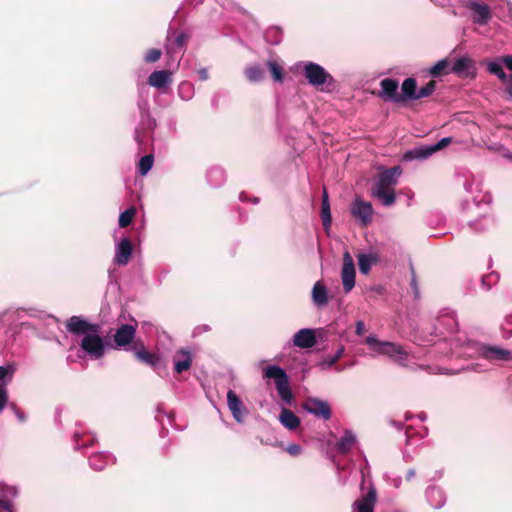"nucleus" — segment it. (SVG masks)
Segmentation results:
<instances>
[{
  "mask_svg": "<svg viewBox=\"0 0 512 512\" xmlns=\"http://www.w3.org/2000/svg\"><path fill=\"white\" fill-rule=\"evenodd\" d=\"M65 327L67 332L79 337V358L99 360L105 356L109 343L101 336L100 324L91 323L82 316H72L66 321Z\"/></svg>",
  "mask_w": 512,
  "mask_h": 512,
  "instance_id": "obj_1",
  "label": "nucleus"
},
{
  "mask_svg": "<svg viewBox=\"0 0 512 512\" xmlns=\"http://www.w3.org/2000/svg\"><path fill=\"white\" fill-rule=\"evenodd\" d=\"M365 343L371 350L373 357L385 356L400 366L407 367L409 352L403 346L395 342L382 341L376 335H369L365 338Z\"/></svg>",
  "mask_w": 512,
  "mask_h": 512,
  "instance_id": "obj_2",
  "label": "nucleus"
},
{
  "mask_svg": "<svg viewBox=\"0 0 512 512\" xmlns=\"http://www.w3.org/2000/svg\"><path fill=\"white\" fill-rule=\"evenodd\" d=\"M296 67L301 69V73L305 77L309 85L325 90V86L330 87L334 85L333 76L320 64L312 61H302L297 63Z\"/></svg>",
  "mask_w": 512,
  "mask_h": 512,
  "instance_id": "obj_3",
  "label": "nucleus"
},
{
  "mask_svg": "<svg viewBox=\"0 0 512 512\" xmlns=\"http://www.w3.org/2000/svg\"><path fill=\"white\" fill-rule=\"evenodd\" d=\"M468 349L480 358L491 363L512 361V351L498 345H486L477 342H468Z\"/></svg>",
  "mask_w": 512,
  "mask_h": 512,
  "instance_id": "obj_4",
  "label": "nucleus"
},
{
  "mask_svg": "<svg viewBox=\"0 0 512 512\" xmlns=\"http://www.w3.org/2000/svg\"><path fill=\"white\" fill-rule=\"evenodd\" d=\"M264 376L275 380L279 396L285 403L290 404L292 402L293 395L289 386V378L285 370L277 365H269L264 370Z\"/></svg>",
  "mask_w": 512,
  "mask_h": 512,
  "instance_id": "obj_5",
  "label": "nucleus"
},
{
  "mask_svg": "<svg viewBox=\"0 0 512 512\" xmlns=\"http://www.w3.org/2000/svg\"><path fill=\"white\" fill-rule=\"evenodd\" d=\"M462 5L470 12L472 21L477 25H487L492 19L490 6L481 0H463Z\"/></svg>",
  "mask_w": 512,
  "mask_h": 512,
  "instance_id": "obj_6",
  "label": "nucleus"
},
{
  "mask_svg": "<svg viewBox=\"0 0 512 512\" xmlns=\"http://www.w3.org/2000/svg\"><path fill=\"white\" fill-rule=\"evenodd\" d=\"M186 41L187 36L183 32H169L167 35L165 51L166 54L172 59V61L176 62V66L179 65L180 58L183 54L186 45Z\"/></svg>",
  "mask_w": 512,
  "mask_h": 512,
  "instance_id": "obj_7",
  "label": "nucleus"
},
{
  "mask_svg": "<svg viewBox=\"0 0 512 512\" xmlns=\"http://www.w3.org/2000/svg\"><path fill=\"white\" fill-rule=\"evenodd\" d=\"M356 270L352 256L348 251L343 254L341 269V281L345 293H349L355 287Z\"/></svg>",
  "mask_w": 512,
  "mask_h": 512,
  "instance_id": "obj_8",
  "label": "nucleus"
},
{
  "mask_svg": "<svg viewBox=\"0 0 512 512\" xmlns=\"http://www.w3.org/2000/svg\"><path fill=\"white\" fill-rule=\"evenodd\" d=\"M136 336V327L131 324H122L116 329L113 341L116 349L124 348L126 351H130L131 343Z\"/></svg>",
  "mask_w": 512,
  "mask_h": 512,
  "instance_id": "obj_9",
  "label": "nucleus"
},
{
  "mask_svg": "<svg viewBox=\"0 0 512 512\" xmlns=\"http://www.w3.org/2000/svg\"><path fill=\"white\" fill-rule=\"evenodd\" d=\"M351 214L362 225L366 226L372 220L373 207L370 202H366L360 198H356L351 205Z\"/></svg>",
  "mask_w": 512,
  "mask_h": 512,
  "instance_id": "obj_10",
  "label": "nucleus"
},
{
  "mask_svg": "<svg viewBox=\"0 0 512 512\" xmlns=\"http://www.w3.org/2000/svg\"><path fill=\"white\" fill-rule=\"evenodd\" d=\"M227 405L237 423H243L248 410L233 390L227 392Z\"/></svg>",
  "mask_w": 512,
  "mask_h": 512,
  "instance_id": "obj_11",
  "label": "nucleus"
},
{
  "mask_svg": "<svg viewBox=\"0 0 512 512\" xmlns=\"http://www.w3.org/2000/svg\"><path fill=\"white\" fill-rule=\"evenodd\" d=\"M377 502V491L373 483H369L368 490L353 503V508L358 512H374Z\"/></svg>",
  "mask_w": 512,
  "mask_h": 512,
  "instance_id": "obj_12",
  "label": "nucleus"
},
{
  "mask_svg": "<svg viewBox=\"0 0 512 512\" xmlns=\"http://www.w3.org/2000/svg\"><path fill=\"white\" fill-rule=\"evenodd\" d=\"M398 81L390 78H385L381 80L380 87L381 90L379 92V97L385 101H391L395 103H399L403 101V97L398 94Z\"/></svg>",
  "mask_w": 512,
  "mask_h": 512,
  "instance_id": "obj_13",
  "label": "nucleus"
},
{
  "mask_svg": "<svg viewBox=\"0 0 512 512\" xmlns=\"http://www.w3.org/2000/svg\"><path fill=\"white\" fill-rule=\"evenodd\" d=\"M304 409L318 418H322L324 420H329L331 418V408L326 401L317 398H310L304 404Z\"/></svg>",
  "mask_w": 512,
  "mask_h": 512,
  "instance_id": "obj_14",
  "label": "nucleus"
},
{
  "mask_svg": "<svg viewBox=\"0 0 512 512\" xmlns=\"http://www.w3.org/2000/svg\"><path fill=\"white\" fill-rule=\"evenodd\" d=\"M402 173L399 166H395L382 171L376 179L373 186L383 188H393L397 184L398 179Z\"/></svg>",
  "mask_w": 512,
  "mask_h": 512,
  "instance_id": "obj_15",
  "label": "nucleus"
},
{
  "mask_svg": "<svg viewBox=\"0 0 512 512\" xmlns=\"http://www.w3.org/2000/svg\"><path fill=\"white\" fill-rule=\"evenodd\" d=\"M132 243L128 238L121 239L115 247L114 262L119 266H125L128 264L132 256Z\"/></svg>",
  "mask_w": 512,
  "mask_h": 512,
  "instance_id": "obj_16",
  "label": "nucleus"
},
{
  "mask_svg": "<svg viewBox=\"0 0 512 512\" xmlns=\"http://www.w3.org/2000/svg\"><path fill=\"white\" fill-rule=\"evenodd\" d=\"M293 345L301 349L312 348L316 344V335L313 329L303 328L296 332L292 338Z\"/></svg>",
  "mask_w": 512,
  "mask_h": 512,
  "instance_id": "obj_17",
  "label": "nucleus"
},
{
  "mask_svg": "<svg viewBox=\"0 0 512 512\" xmlns=\"http://www.w3.org/2000/svg\"><path fill=\"white\" fill-rule=\"evenodd\" d=\"M311 298L314 306L317 308H322L328 304V289L321 280H318L317 282L314 283L311 290Z\"/></svg>",
  "mask_w": 512,
  "mask_h": 512,
  "instance_id": "obj_18",
  "label": "nucleus"
},
{
  "mask_svg": "<svg viewBox=\"0 0 512 512\" xmlns=\"http://www.w3.org/2000/svg\"><path fill=\"white\" fill-rule=\"evenodd\" d=\"M130 351L134 353L137 360L152 367H155L160 361V357L156 353L149 352L142 343L133 345Z\"/></svg>",
  "mask_w": 512,
  "mask_h": 512,
  "instance_id": "obj_19",
  "label": "nucleus"
},
{
  "mask_svg": "<svg viewBox=\"0 0 512 512\" xmlns=\"http://www.w3.org/2000/svg\"><path fill=\"white\" fill-rule=\"evenodd\" d=\"M174 371L178 374L187 371L192 365V355L187 349H180L173 356Z\"/></svg>",
  "mask_w": 512,
  "mask_h": 512,
  "instance_id": "obj_20",
  "label": "nucleus"
},
{
  "mask_svg": "<svg viewBox=\"0 0 512 512\" xmlns=\"http://www.w3.org/2000/svg\"><path fill=\"white\" fill-rule=\"evenodd\" d=\"M147 83L157 89L165 88L172 83V72L168 70L154 71L149 75Z\"/></svg>",
  "mask_w": 512,
  "mask_h": 512,
  "instance_id": "obj_21",
  "label": "nucleus"
},
{
  "mask_svg": "<svg viewBox=\"0 0 512 512\" xmlns=\"http://www.w3.org/2000/svg\"><path fill=\"white\" fill-rule=\"evenodd\" d=\"M357 443V436L352 430L346 429L343 435L338 439L335 448L342 454L349 453Z\"/></svg>",
  "mask_w": 512,
  "mask_h": 512,
  "instance_id": "obj_22",
  "label": "nucleus"
},
{
  "mask_svg": "<svg viewBox=\"0 0 512 512\" xmlns=\"http://www.w3.org/2000/svg\"><path fill=\"white\" fill-rule=\"evenodd\" d=\"M371 194L374 198H377L382 205L392 206L395 203L396 197L393 188H383L373 186Z\"/></svg>",
  "mask_w": 512,
  "mask_h": 512,
  "instance_id": "obj_23",
  "label": "nucleus"
},
{
  "mask_svg": "<svg viewBox=\"0 0 512 512\" xmlns=\"http://www.w3.org/2000/svg\"><path fill=\"white\" fill-rule=\"evenodd\" d=\"M435 152L436 151L433 144L423 145L407 151L404 157L406 160H425L432 156Z\"/></svg>",
  "mask_w": 512,
  "mask_h": 512,
  "instance_id": "obj_24",
  "label": "nucleus"
},
{
  "mask_svg": "<svg viewBox=\"0 0 512 512\" xmlns=\"http://www.w3.org/2000/svg\"><path fill=\"white\" fill-rule=\"evenodd\" d=\"M359 270L362 274L367 275L372 266L375 265L379 261V257L377 253H360L357 256Z\"/></svg>",
  "mask_w": 512,
  "mask_h": 512,
  "instance_id": "obj_25",
  "label": "nucleus"
},
{
  "mask_svg": "<svg viewBox=\"0 0 512 512\" xmlns=\"http://www.w3.org/2000/svg\"><path fill=\"white\" fill-rule=\"evenodd\" d=\"M114 463V457L107 453H94L89 458V464L96 471L103 470L107 465Z\"/></svg>",
  "mask_w": 512,
  "mask_h": 512,
  "instance_id": "obj_26",
  "label": "nucleus"
},
{
  "mask_svg": "<svg viewBox=\"0 0 512 512\" xmlns=\"http://www.w3.org/2000/svg\"><path fill=\"white\" fill-rule=\"evenodd\" d=\"M426 497L430 505L435 509L443 507L446 502L445 493L438 487H429L426 490Z\"/></svg>",
  "mask_w": 512,
  "mask_h": 512,
  "instance_id": "obj_27",
  "label": "nucleus"
},
{
  "mask_svg": "<svg viewBox=\"0 0 512 512\" xmlns=\"http://www.w3.org/2000/svg\"><path fill=\"white\" fill-rule=\"evenodd\" d=\"M280 423L289 430H295L300 425V419L291 410L282 408L280 416Z\"/></svg>",
  "mask_w": 512,
  "mask_h": 512,
  "instance_id": "obj_28",
  "label": "nucleus"
},
{
  "mask_svg": "<svg viewBox=\"0 0 512 512\" xmlns=\"http://www.w3.org/2000/svg\"><path fill=\"white\" fill-rule=\"evenodd\" d=\"M345 348L340 346L334 354H329L323 357L318 363L317 367L321 370H328L334 366L337 361L344 355Z\"/></svg>",
  "mask_w": 512,
  "mask_h": 512,
  "instance_id": "obj_29",
  "label": "nucleus"
},
{
  "mask_svg": "<svg viewBox=\"0 0 512 512\" xmlns=\"http://www.w3.org/2000/svg\"><path fill=\"white\" fill-rule=\"evenodd\" d=\"M244 75L249 82L259 83L264 80L265 71L260 65L253 64L244 69Z\"/></svg>",
  "mask_w": 512,
  "mask_h": 512,
  "instance_id": "obj_30",
  "label": "nucleus"
},
{
  "mask_svg": "<svg viewBox=\"0 0 512 512\" xmlns=\"http://www.w3.org/2000/svg\"><path fill=\"white\" fill-rule=\"evenodd\" d=\"M321 218L325 230L328 231L331 226L332 218L330 212L329 197L326 189L323 190L322 194Z\"/></svg>",
  "mask_w": 512,
  "mask_h": 512,
  "instance_id": "obj_31",
  "label": "nucleus"
},
{
  "mask_svg": "<svg viewBox=\"0 0 512 512\" xmlns=\"http://www.w3.org/2000/svg\"><path fill=\"white\" fill-rule=\"evenodd\" d=\"M402 97L404 99L417 100V84L414 78H406L401 86Z\"/></svg>",
  "mask_w": 512,
  "mask_h": 512,
  "instance_id": "obj_32",
  "label": "nucleus"
},
{
  "mask_svg": "<svg viewBox=\"0 0 512 512\" xmlns=\"http://www.w3.org/2000/svg\"><path fill=\"white\" fill-rule=\"evenodd\" d=\"M449 72V62L447 59H442L435 63L428 69V74L432 77H438L441 75L448 74Z\"/></svg>",
  "mask_w": 512,
  "mask_h": 512,
  "instance_id": "obj_33",
  "label": "nucleus"
},
{
  "mask_svg": "<svg viewBox=\"0 0 512 512\" xmlns=\"http://www.w3.org/2000/svg\"><path fill=\"white\" fill-rule=\"evenodd\" d=\"M267 67L272 75V78L275 82L281 83L284 80V70L280 64L276 61L269 60L267 61Z\"/></svg>",
  "mask_w": 512,
  "mask_h": 512,
  "instance_id": "obj_34",
  "label": "nucleus"
},
{
  "mask_svg": "<svg viewBox=\"0 0 512 512\" xmlns=\"http://www.w3.org/2000/svg\"><path fill=\"white\" fill-rule=\"evenodd\" d=\"M502 64L503 62L501 61V58L498 60L490 61L487 63V69L491 74L496 75L500 80L504 82L507 79V75L502 68Z\"/></svg>",
  "mask_w": 512,
  "mask_h": 512,
  "instance_id": "obj_35",
  "label": "nucleus"
},
{
  "mask_svg": "<svg viewBox=\"0 0 512 512\" xmlns=\"http://www.w3.org/2000/svg\"><path fill=\"white\" fill-rule=\"evenodd\" d=\"M154 164V157L153 155H145L141 157L139 163H138V173L141 176L147 175V173L152 169Z\"/></svg>",
  "mask_w": 512,
  "mask_h": 512,
  "instance_id": "obj_36",
  "label": "nucleus"
},
{
  "mask_svg": "<svg viewBox=\"0 0 512 512\" xmlns=\"http://www.w3.org/2000/svg\"><path fill=\"white\" fill-rule=\"evenodd\" d=\"M178 95L184 101H189L194 96V87L189 82H182L178 87Z\"/></svg>",
  "mask_w": 512,
  "mask_h": 512,
  "instance_id": "obj_37",
  "label": "nucleus"
},
{
  "mask_svg": "<svg viewBox=\"0 0 512 512\" xmlns=\"http://www.w3.org/2000/svg\"><path fill=\"white\" fill-rule=\"evenodd\" d=\"M500 330L502 338L509 339L512 337V312L504 317Z\"/></svg>",
  "mask_w": 512,
  "mask_h": 512,
  "instance_id": "obj_38",
  "label": "nucleus"
},
{
  "mask_svg": "<svg viewBox=\"0 0 512 512\" xmlns=\"http://www.w3.org/2000/svg\"><path fill=\"white\" fill-rule=\"evenodd\" d=\"M74 442H75V449H80L82 447H86L89 445H92L94 442V437L91 435L86 434H80L79 432L74 433Z\"/></svg>",
  "mask_w": 512,
  "mask_h": 512,
  "instance_id": "obj_39",
  "label": "nucleus"
},
{
  "mask_svg": "<svg viewBox=\"0 0 512 512\" xmlns=\"http://www.w3.org/2000/svg\"><path fill=\"white\" fill-rule=\"evenodd\" d=\"M136 214V209L134 207H130L123 211L118 220L119 227L124 228L131 224L134 216Z\"/></svg>",
  "mask_w": 512,
  "mask_h": 512,
  "instance_id": "obj_40",
  "label": "nucleus"
},
{
  "mask_svg": "<svg viewBox=\"0 0 512 512\" xmlns=\"http://www.w3.org/2000/svg\"><path fill=\"white\" fill-rule=\"evenodd\" d=\"M470 68V61L467 58H459L457 59L452 68L451 71L461 74L464 72H467Z\"/></svg>",
  "mask_w": 512,
  "mask_h": 512,
  "instance_id": "obj_41",
  "label": "nucleus"
},
{
  "mask_svg": "<svg viewBox=\"0 0 512 512\" xmlns=\"http://www.w3.org/2000/svg\"><path fill=\"white\" fill-rule=\"evenodd\" d=\"M364 462H365L364 466L361 467V469H360L361 478H362V481H361L362 491L364 490V485L366 482H368V484L372 483L370 481V478H371L370 465H369V462H368L366 456H364Z\"/></svg>",
  "mask_w": 512,
  "mask_h": 512,
  "instance_id": "obj_42",
  "label": "nucleus"
},
{
  "mask_svg": "<svg viewBox=\"0 0 512 512\" xmlns=\"http://www.w3.org/2000/svg\"><path fill=\"white\" fill-rule=\"evenodd\" d=\"M436 87L435 81H429L424 87H421L419 90H417V100L430 96Z\"/></svg>",
  "mask_w": 512,
  "mask_h": 512,
  "instance_id": "obj_43",
  "label": "nucleus"
},
{
  "mask_svg": "<svg viewBox=\"0 0 512 512\" xmlns=\"http://www.w3.org/2000/svg\"><path fill=\"white\" fill-rule=\"evenodd\" d=\"M161 55L162 51L160 49H149L144 56V61L146 63H155L161 58Z\"/></svg>",
  "mask_w": 512,
  "mask_h": 512,
  "instance_id": "obj_44",
  "label": "nucleus"
},
{
  "mask_svg": "<svg viewBox=\"0 0 512 512\" xmlns=\"http://www.w3.org/2000/svg\"><path fill=\"white\" fill-rule=\"evenodd\" d=\"M7 402H8L7 389H6L5 385L0 384V413L5 408Z\"/></svg>",
  "mask_w": 512,
  "mask_h": 512,
  "instance_id": "obj_45",
  "label": "nucleus"
},
{
  "mask_svg": "<svg viewBox=\"0 0 512 512\" xmlns=\"http://www.w3.org/2000/svg\"><path fill=\"white\" fill-rule=\"evenodd\" d=\"M286 451L292 456H298L301 454L302 448L300 445L293 443L286 447Z\"/></svg>",
  "mask_w": 512,
  "mask_h": 512,
  "instance_id": "obj_46",
  "label": "nucleus"
},
{
  "mask_svg": "<svg viewBox=\"0 0 512 512\" xmlns=\"http://www.w3.org/2000/svg\"><path fill=\"white\" fill-rule=\"evenodd\" d=\"M451 142H452L451 137H444V138L440 139L437 143L433 144V146L435 148V151L437 152V151L443 149L444 147H446Z\"/></svg>",
  "mask_w": 512,
  "mask_h": 512,
  "instance_id": "obj_47",
  "label": "nucleus"
},
{
  "mask_svg": "<svg viewBox=\"0 0 512 512\" xmlns=\"http://www.w3.org/2000/svg\"><path fill=\"white\" fill-rule=\"evenodd\" d=\"M198 78L200 81H206L209 78V73L207 68H200L197 71Z\"/></svg>",
  "mask_w": 512,
  "mask_h": 512,
  "instance_id": "obj_48",
  "label": "nucleus"
},
{
  "mask_svg": "<svg viewBox=\"0 0 512 512\" xmlns=\"http://www.w3.org/2000/svg\"><path fill=\"white\" fill-rule=\"evenodd\" d=\"M365 331V324L363 321L359 320L356 322L355 325V333L359 336H361Z\"/></svg>",
  "mask_w": 512,
  "mask_h": 512,
  "instance_id": "obj_49",
  "label": "nucleus"
},
{
  "mask_svg": "<svg viewBox=\"0 0 512 512\" xmlns=\"http://www.w3.org/2000/svg\"><path fill=\"white\" fill-rule=\"evenodd\" d=\"M483 221H484V224H483L481 227H477V226H476L477 221L472 222V223H471V227H473V228H474V229H476V230H484L485 228H487V227L489 226V224L491 223V220H490V219L485 218Z\"/></svg>",
  "mask_w": 512,
  "mask_h": 512,
  "instance_id": "obj_50",
  "label": "nucleus"
},
{
  "mask_svg": "<svg viewBox=\"0 0 512 512\" xmlns=\"http://www.w3.org/2000/svg\"><path fill=\"white\" fill-rule=\"evenodd\" d=\"M501 61L503 62V64L506 65V67L512 71V56H504V57H501Z\"/></svg>",
  "mask_w": 512,
  "mask_h": 512,
  "instance_id": "obj_51",
  "label": "nucleus"
},
{
  "mask_svg": "<svg viewBox=\"0 0 512 512\" xmlns=\"http://www.w3.org/2000/svg\"><path fill=\"white\" fill-rule=\"evenodd\" d=\"M219 4L227 10L233 9V3L230 0H219Z\"/></svg>",
  "mask_w": 512,
  "mask_h": 512,
  "instance_id": "obj_52",
  "label": "nucleus"
},
{
  "mask_svg": "<svg viewBox=\"0 0 512 512\" xmlns=\"http://www.w3.org/2000/svg\"><path fill=\"white\" fill-rule=\"evenodd\" d=\"M0 509L10 510L11 504L9 501L0 498Z\"/></svg>",
  "mask_w": 512,
  "mask_h": 512,
  "instance_id": "obj_53",
  "label": "nucleus"
},
{
  "mask_svg": "<svg viewBox=\"0 0 512 512\" xmlns=\"http://www.w3.org/2000/svg\"><path fill=\"white\" fill-rule=\"evenodd\" d=\"M5 489H7V492L11 495L17 494V489L15 487H10V486H6V485L1 487L2 492H5Z\"/></svg>",
  "mask_w": 512,
  "mask_h": 512,
  "instance_id": "obj_54",
  "label": "nucleus"
},
{
  "mask_svg": "<svg viewBox=\"0 0 512 512\" xmlns=\"http://www.w3.org/2000/svg\"><path fill=\"white\" fill-rule=\"evenodd\" d=\"M8 373L9 371L7 368L0 366V381L4 380Z\"/></svg>",
  "mask_w": 512,
  "mask_h": 512,
  "instance_id": "obj_55",
  "label": "nucleus"
},
{
  "mask_svg": "<svg viewBox=\"0 0 512 512\" xmlns=\"http://www.w3.org/2000/svg\"><path fill=\"white\" fill-rule=\"evenodd\" d=\"M415 476V470L409 469L406 474V479L411 480Z\"/></svg>",
  "mask_w": 512,
  "mask_h": 512,
  "instance_id": "obj_56",
  "label": "nucleus"
},
{
  "mask_svg": "<svg viewBox=\"0 0 512 512\" xmlns=\"http://www.w3.org/2000/svg\"><path fill=\"white\" fill-rule=\"evenodd\" d=\"M16 416L19 419V421H21V422L25 421V416L22 412H16Z\"/></svg>",
  "mask_w": 512,
  "mask_h": 512,
  "instance_id": "obj_57",
  "label": "nucleus"
},
{
  "mask_svg": "<svg viewBox=\"0 0 512 512\" xmlns=\"http://www.w3.org/2000/svg\"><path fill=\"white\" fill-rule=\"evenodd\" d=\"M418 418L421 421H425L427 419V415L424 412H421L420 414H418Z\"/></svg>",
  "mask_w": 512,
  "mask_h": 512,
  "instance_id": "obj_58",
  "label": "nucleus"
},
{
  "mask_svg": "<svg viewBox=\"0 0 512 512\" xmlns=\"http://www.w3.org/2000/svg\"><path fill=\"white\" fill-rule=\"evenodd\" d=\"M506 93H507V95H508V98H509V99H512V87H508V88L506 89Z\"/></svg>",
  "mask_w": 512,
  "mask_h": 512,
  "instance_id": "obj_59",
  "label": "nucleus"
},
{
  "mask_svg": "<svg viewBox=\"0 0 512 512\" xmlns=\"http://www.w3.org/2000/svg\"><path fill=\"white\" fill-rule=\"evenodd\" d=\"M240 200L241 201H248L249 199H248V197L244 193H241L240 194Z\"/></svg>",
  "mask_w": 512,
  "mask_h": 512,
  "instance_id": "obj_60",
  "label": "nucleus"
},
{
  "mask_svg": "<svg viewBox=\"0 0 512 512\" xmlns=\"http://www.w3.org/2000/svg\"><path fill=\"white\" fill-rule=\"evenodd\" d=\"M204 0H190L191 3L195 4V5H199L201 3H203Z\"/></svg>",
  "mask_w": 512,
  "mask_h": 512,
  "instance_id": "obj_61",
  "label": "nucleus"
},
{
  "mask_svg": "<svg viewBox=\"0 0 512 512\" xmlns=\"http://www.w3.org/2000/svg\"><path fill=\"white\" fill-rule=\"evenodd\" d=\"M434 2L440 4V5H444L445 4V0H433Z\"/></svg>",
  "mask_w": 512,
  "mask_h": 512,
  "instance_id": "obj_62",
  "label": "nucleus"
},
{
  "mask_svg": "<svg viewBox=\"0 0 512 512\" xmlns=\"http://www.w3.org/2000/svg\"><path fill=\"white\" fill-rule=\"evenodd\" d=\"M253 203H254V204H258V203H259V199H258V198H254V199H253Z\"/></svg>",
  "mask_w": 512,
  "mask_h": 512,
  "instance_id": "obj_63",
  "label": "nucleus"
},
{
  "mask_svg": "<svg viewBox=\"0 0 512 512\" xmlns=\"http://www.w3.org/2000/svg\"><path fill=\"white\" fill-rule=\"evenodd\" d=\"M465 188H466L467 191H469V192L471 191L470 185H466Z\"/></svg>",
  "mask_w": 512,
  "mask_h": 512,
  "instance_id": "obj_64",
  "label": "nucleus"
}]
</instances>
